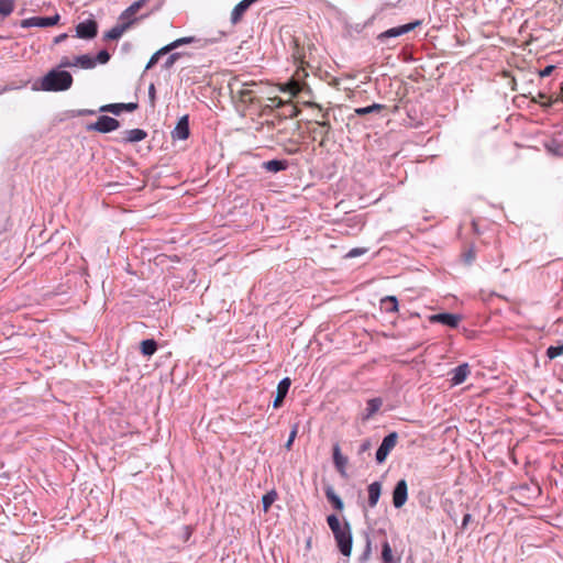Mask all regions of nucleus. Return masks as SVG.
<instances>
[{"label":"nucleus","instance_id":"nucleus-1","mask_svg":"<svg viewBox=\"0 0 563 563\" xmlns=\"http://www.w3.org/2000/svg\"><path fill=\"white\" fill-rule=\"evenodd\" d=\"M73 76L69 71L53 68L45 76L42 77L40 82V89L43 91H66L73 85Z\"/></svg>","mask_w":563,"mask_h":563},{"label":"nucleus","instance_id":"nucleus-2","mask_svg":"<svg viewBox=\"0 0 563 563\" xmlns=\"http://www.w3.org/2000/svg\"><path fill=\"white\" fill-rule=\"evenodd\" d=\"M333 537L341 554L350 556L353 545V536L350 523L344 521L342 530L334 532Z\"/></svg>","mask_w":563,"mask_h":563},{"label":"nucleus","instance_id":"nucleus-3","mask_svg":"<svg viewBox=\"0 0 563 563\" xmlns=\"http://www.w3.org/2000/svg\"><path fill=\"white\" fill-rule=\"evenodd\" d=\"M421 24H422L421 20H416V21H412V22L407 23V24H402V25H399V26L390 27V29L382 32L380 34H378L377 40L380 43H384L388 38H394V37H398V36H401L404 34H407L410 31H413L416 27L420 26Z\"/></svg>","mask_w":563,"mask_h":563},{"label":"nucleus","instance_id":"nucleus-4","mask_svg":"<svg viewBox=\"0 0 563 563\" xmlns=\"http://www.w3.org/2000/svg\"><path fill=\"white\" fill-rule=\"evenodd\" d=\"M397 439H398L397 432H390L384 437V439L375 454V459L378 464H382L386 461L390 451L395 448V445L397 443Z\"/></svg>","mask_w":563,"mask_h":563},{"label":"nucleus","instance_id":"nucleus-5","mask_svg":"<svg viewBox=\"0 0 563 563\" xmlns=\"http://www.w3.org/2000/svg\"><path fill=\"white\" fill-rule=\"evenodd\" d=\"M59 14L56 13L52 16H31L21 21L20 25L23 29L29 27H49L54 26L59 22Z\"/></svg>","mask_w":563,"mask_h":563},{"label":"nucleus","instance_id":"nucleus-6","mask_svg":"<svg viewBox=\"0 0 563 563\" xmlns=\"http://www.w3.org/2000/svg\"><path fill=\"white\" fill-rule=\"evenodd\" d=\"M120 126V122L108 115H100L98 120L88 126L89 130H95L100 133H110Z\"/></svg>","mask_w":563,"mask_h":563},{"label":"nucleus","instance_id":"nucleus-7","mask_svg":"<svg viewBox=\"0 0 563 563\" xmlns=\"http://www.w3.org/2000/svg\"><path fill=\"white\" fill-rule=\"evenodd\" d=\"M98 34V23L93 19L85 20L77 24L76 36L82 40H91Z\"/></svg>","mask_w":563,"mask_h":563},{"label":"nucleus","instance_id":"nucleus-8","mask_svg":"<svg viewBox=\"0 0 563 563\" xmlns=\"http://www.w3.org/2000/svg\"><path fill=\"white\" fill-rule=\"evenodd\" d=\"M190 135L189 129V115L185 114L177 121L175 128L172 131V139L174 141H185Z\"/></svg>","mask_w":563,"mask_h":563},{"label":"nucleus","instance_id":"nucleus-9","mask_svg":"<svg viewBox=\"0 0 563 563\" xmlns=\"http://www.w3.org/2000/svg\"><path fill=\"white\" fill-rule=\"evenodd\" d=\"M408 499V486L406 479L396 483L393 489V505L395 508H401Z\"/></svg>","mask_w":563,"mask_h":563},{"label":"nucleus","instance_id":"nucleus-10","mask_svg":"<svg viewBox=\"0 0 563 563\" xmlns=\"http://www.w3.org/2000/svg\"><path fill=\"white\" fill-rule=\"evenodd\" d=\"M161 8V4H157L155 8H153L151 11H148L147 13H144V14H141L140 16H136V14L134 12H131L130 11V8L128 7L124 11L121 12V14L119 15V21L118 23L120 24H124V23H129V29L131 26H133L139 20H142V19H145L147 18L150 14H152L153 12L159 10Z\"/></svg>","mask_w":563,"mask_h":563},{"label":"nucleus","instance_id":"nucleus-11","mask_svg":"<svg viewBox=\"0 0 563 563\" xmlns=\"http://www.w3.org/2000/svg\"><path fill=\"white\" fill-rule=\"evenodd\" d=\"M430 321L438 322V323H441L443 325L454 329V328H457V325L461 321V316L456 314V313H451V312H441V313L431 316Z\"/></svg>","mask_w":563,"mask_h":563},{"label":"nucleus","instance_id":"nucleus-12","mask_svg":"<svg viewBox=\"0 0 563 563\" xmlns=\"http://www.w3.org/2000/svg\"><path fill=\"white\" fill-rule=\"evenodd\" d=\"M470 366L467 363L460 364L459 366L452 368L449 373L450 382L452 386H457L463 384L467 376L470 375Z\"/></svg>","mask_w":563,"mask_h":563},{"label":"nucleus","instance_id":"nucleus-13","mask_svg":"<svg viewBox=\"0 0 563 563\" xmlns=\"http://www.w3.org/2000/svg\"><path fill=\"white\" fill-rule=\"evenodd\" d=\"M290 385H291V380H290L289 377H284L278 383L276 396H275V399L273 401V407L274 408H279L283 405L284 399L286 398V396H287V394L289 391Z\"/></svg>","mask_w":563,"mask_h":563},{"label":"nucleus","instance_id":"nucleus-14","mask_svg":"<svg viewBox=\"0 0 563 563\" xmlns=\"http://www.w3.org/2000/svg\"><path fill=\"white\" fill-rule=\"evenodd\" d=\"M333 463L335 466V470L342 477H346V465H347V457L344 456L341 453V449L339 444L333 445Z\"/></svg>","mask_w":563,"mask_h":563},{"label":"nucleus","instance_id":"nucleus-15","mask_svg":"<svg viewBox=\"0 0 563 563\" xmlns=\"http://www.w3.org/2000/svg\"><path fill=\"white\" fill-rule=\"evenodd\" d=\"M258 0H242L240 1L232 10L231 12V23L238 24L241 19L243 18L244 13L247 11V9Z\"/></svg>","mask_w":563,"mask_h":563},{"label":"nucleus","instance_id":"nucleus-16","mask_svg":"<svg viewBox=\"0 0 563 563\" xmlns=\"http://www.w3.org/2000/svg\"><path fill=\"white\" fill-rule=\"evenodd\" d=\"M137 108V103L129 102V103H110L100 107V112H111L115 115H119L123 110L125 111H134Z\"/></svg>","mask_w":563,"mask_h":563},{"label":"nucleus","instance_id":"nucleus-17","mask_svg":"<svg viewBox=\"0 0 563 563\" xmlns=\"http://www.w3.org/2000/svg\"><path fill=\"white\" fill-rule=\"evenodd\" d=\"M367 493H368V499H367L368 507H371V508L376 507V505L380 498V495H382V483L378 481L371 483L367 486Z\"/></svg>","mask_w":563,"mask_h":563},{"label":"nucleus","instance_id":"nucleus-18","mask_svg":"<svg viewBox=\"0 0 563 563\" xmlns=\"http://www.w3.org/2000/svg\"><path fill=\"white\" fill-rule=\"evenodd\" d=\"M288 161L287 159H271L263 162L262 168L269 172V173H279L283 170H286L288 168Z\"/></svg>","mask_w":563,"mask_h":563},{"label":"nucleus","instance_id":"nucleus-19","mask_svg":"<svg viewBox=\"0 0 563 563\" xmlns=\"http://www.w3.org/2000/svg\"><path fill=\"white\" fill-rule=\"evenodd\" d=\"M324 494H325L328 501L332 505V507L335 510H339V511L343 510L344 503L341 499V497L335 493V490L333 489V487L331 485H328L324 488Z\"/></svg>","mask_w":563,"mask_h":563},{"label":"nucleus","instance_id":"nucleus-20","mask_svg":"<svg viewBox=\"0 0 563 563\" xmlns=\"http://www.w3.org/2000/svg\"><path fill=\"white\" fill-rule=\"evenodd\" d=\"M129 30V23L120 24L117 23L112 29L107 31L103 35L106 41H115L119 40L125 31Z\"/></svg>","mask_w":563,"mask_h":563},{"label":"nucleus","instance_id":"nucleus-21","mask_svg":"<svg viewBox=\"0 0 563 563\" xmlns=\"http://www.w3.org/2000/svg\"><path fill=\"white\" fill-rule=\"evenodd\" d=\"M383 401L380 398H372L367 401L365 412L363 415L364 420L372 418L382 407Z\"/></svg>","mask_w":563,"mask_h":563},{"label":"nucleus","instance_id":"nucleus-22","mask_svg":"<svg viewBox=\"0 0 563 563\" xmlns=\"http://www.w3.org/2000/svg\"><path fill=\"white\" fill-rule=\"evenodd\" d=\"M74 65L84 69H91L96 67L97 60H95L90 55L84 54L74 58Z\"/></svg>","mask_w":563,"mask_h":563},{"label":"nucleus","instance_id":"nucleus-23","mask_svg":"<svg viewBox=\"0 0 563 563\" xmlns=\"http://www.w3.org/2000/svg\"><path fill=\"white\" fill-rule=\"evenodd\" d=\"M157 342L154 339H146L141 342V353L144 356H152L157 351Z\"/></svg>","mask_w":563,"mask_h":563},{"label":"nucleus","instance_id":"nucleus-24","mask_svg":"<svg viewBox=\"0 0 563 563\" xmlns=\"http://www.w3.org/2000/svg\"><path fill=\"white\" fill-rule=\"evenodd\" d=\"M15 8V0H0V20H4L12 14Z\"/></svg>","mask_w":563,"mask_h":563},{"label":"nucleus","instance_id":"nucleus-25","mask_svg":"<svg viewBox=\"0 0 563 563\" xmlns=\"http://www.w3.org/2000/svg\"><path fill=\"white\" fill-rule=\"evenodd\" d=\"M125 134L126 136L124 140L130 143L143 141L147 136V133L142 129L128 130Z\"/></svg>","mask_w":563,"mask_h":563},{"label":"nucleus","instance_id":"nucleus-26","mask_svg":"<svg viewBox=\"0 0 563 563\" xmlns=\"http://www.w3.org/2000/svg\"><path fill=\"white\" fill-rule=\"evenodd\" d=\"M383 109H385L384 104L373 103V104L367 106V107L356 108L354 110V112L358 117H364V115L369 114V113L380 112Z\"/></svg>","mask_w":563,"mask_h":563},{"label":"nucleus","instance_id":"nucleus-27","mask_svg":"<svg viewBox=\"0 0 563 563\" xmlns=\"http://www.w3.org/2000/svg\"><path fill=\"white\" fill-rule=\"evenodd\" d=\"M195 42H197V38L195 36H185V37L177 38L165 46L168 49V52L170 53L174 49H176L183 45L191 44Z\"/></svg>","mask_w":563,"mask_h":563},{"label":"nucleus","instance_id":"nucleus-28","mask_svg":"<svg viewBox=\"0 0 563 563\" xmlns=\"http://www.w3.org/2000/svg\"><path fill=\"white\" fill-rule=\"evenodd\" d=\"M382 306L386 312H396L398 310V300L395 296H386L382 299Z\"/></svg>","mask_w":563,"mask_h":563},{"label":"nucleus","instance_id":"nucleus-29","mask_svg":"<svg viewBox=\"0 0 563 563\" xmlns=\"http://www.w3.org/2000/svg\"><path fill=\"white\" fill-rule=\"evenodd\" d=\"M545 148L549 153L563 157V144L558 140H552L545 144Z\"/></svg>","mask_w":563,"mask_h":563},{"label":"nucleus","instance_id":"nucleus-30","mask_svg":"<svg viewBox=\"0 0 563 563\" xmlns=\"http://www.w3.org/2000/svg\"><path fill=\"white\" fill-rule=\"evenodd\" d=\"M276 499H277V493L275 489H272V490L267 492L265 495H263V497H262L263 510L265 512H267Z\"/></svg>","mask_w":563,"mask_h":563},{"label":"nucleus","instance_id":"nucleus-31","mask_svg":"<svg viewBox=\"0 0 563 563\" xmlns=\"http://www.w3.org/2000/svg\"><path fill=\"white\" fill-rule=\"evenodd\" d=\"M371 555H372V541H371L369 534L366 533L365 534V548H364L363 553L358 558V562L366 563L369 560Z\"/></svg>","mask_w":563,"mask_h":563},{"label":"nucleus","instance_id":"nucleus-32","mask_svg":"<svg viewBox=\"0 0 563 563\" xmlns=\"http://www.w3.org/2000/svg\"><path fill=\"white\" fill-rule=\"evenodd\" d=\"M184 55L181 52H174L169 54V56L166 58V60L163 63L162 67L165 70H169L175 63Z\"/></svg>","mask_w":563,"mask_h":563},{"label":"nucleus","instance_id":"nucleus-33","mask_svg":"<svg viewBox=\"0 0 563 563\" xmlns=\"http://www.w3.org/2000/svg\"><path fill=\"white\" fill-rule=\"evenodd\" d=\"M382 559L384 563H393V551L387 540L382 543Z\"/></svg>","mask_w":563,"mask_h":563},{"label":"nucleus","instance_id":"nucleus-34","mask_svg":"<svg viewBox=\"0 0 563 563\" xmlns=\"http://www.w3.org/2000/svg\"><path fill=\"white\" fill-rule=\"evenodd\" d=\"M327 522L332 533L339 532L343 528V525H341L339 518L334 514H331L327 517Z\"/></svg>","mask_w":563,"mask_h":563},{"label":"nucleus","instance_id":"nucleus-35","mask_svg":"<svg viewBox=\"0 0 563 563\" xmlns=\"http://www.w3.org/2000/svg\"><path fill=\"white\" fill-rule=\"evenodd\" d=\"M168 49L166 48V46H163L162 48H159L157 52H155L152 57L150 58V60L147 62L146 64V67L145 69H151L159 59V57L162 55H166L168 54Z\"/></svg>","mask_w":563,"mask_h":563},{"label":"nucleus","instance_id":"nucleus-36","mask_svg":"<svg viewBox=\"0 0 563 563\" xmlns=\"http://www.w3.org/2000/svg\"><path fill=\"white\" fill-rule=\"evenodd\" d=\"M550 360H554L558 356L563 355V342L559 345H550L545 352Z\"/></svg>","mask_w":563,"mask_h":563},{"label":"nucleus","instance_id":"nucleus-37","mask_svg":"<svg viewBox=\"0 0 563 563\" xmlns=\"http://www.w3.org/2000/svg\"><path fill=\"white\" fill-rule=\"evenodd\" d=\"M110 54L107 49H101L96 57H93L95 60H97V64H107L110 60Z\"/></svg>","mask_w":563,"mask_h":563},{"label":"nucleus","instance_id":"nucleus-38","mask_svg":"<svg viewBox=\"0 0 563 563\" xmlns=\"http://www.w3.org/2000/svg\"><path fill=\"white\" fill-rule=\"evenodd\" d=\"M298 428H299V427H298V423H295V424L292 426L291 431H290L289 437H288V440H287V442L285 443V448H286L287 450H290V449H291L292 443H294V441H295V439H296V437H297V433H298Z\"/></svg>","mask_w":563,"mask_h":563},{"label":"nucleus","instance_id":"nucleus-39","mask_svg":"<svg viewBox=\"0 0 563 563\" xmlns=\"http://www.w3.org/2000/svg\"><path fill=\"white\" fill-rule=\"evenodd\" d=\"M328 114H329V113H328V111H327V112H324V113L322 114V119H323V120H322V121H317V124H318L319 126H321V128H323V129H324V132L322 133V136H323V137H327L328 132H329V130H330V128H331L330 122L327 120Z\"/></svg>","mask_w":563,"mask_h":563},{"label":"nucleus","instance_id":"nucleus-40","mask_svg":"<svg viewBox=\"0 0 563 563\" xmlns=\"http://www.w3.org/2000/svg\"><path fill=\"white\" fill-rule=\"evenodd\" d=\"M367 251L368 250L366 247H354L346 253L345 257L354 258V257L364 255Z\"/></svg>","mask_w":563,"mask_h":563},{"label":"nucleus","instance_id":"nucleus-41","mask_svg":"<svg viewBox=\"0 0 563 563\" xmlns=\"http://www.w3.org/2000/svg\"><path fill=\"white\" fill-rule=\"evenodd\" d=\"M147 1H148V0H136V1H134L132 4H130V5H129L130 11H131V12H134V13L136 14V13H137V11H139L140 9H142V8L145 5V3H146Z\"/></svg>","mask_w":563,"mask_h":563},{"label":"nucleus","instance_id":"nucleus-42","mask_svg":"<svg viewBox=\"0 0 563 563\" xmlns=\"http://www.w3.org/2000/svg\"><path fill=\"white\" fill-rule=\"evenodd\" d=\"M96 110L90 109H80V110H74L73 117H85V115H95Z\"/></svg>","mask_w":563,"mask_h":563},{"label":"nucleus","instance_id":"nucleus-43","mask_svg":"<svg viewBox=\"0 0 563 563\" xmlns=\"http://www.w3.org/2000/svg\"><path fill=\"white\" fill-rule=\"evenodd\" d=\"M371 446H372L371 440L369 439L364 440L358 448V454L361 455V454L365 453L366 451H368L371 449Z\"/></svg>","mask_w":563,"mask_h":563},{"label":"nucleus","instance_id":"nucleus-44","mask_svg":"<svg viewBox=\"0 0 563 563\" xmlns=\"http://www.w3.org/2000/svg\"><path fill=\"white\" fill-rule=\"evenodd\" d=\"M472 521V515L471 514H465L463 516V519H462V523H461V527H460V530L461 531H464L466 530L468 523Z\"/></svg>","mask_w":563,"mask_h":563},{"label":"nucleus","instance_id":"nucleus-45","mask_svg":"<svg viewBox=\"0 0 563 563\" xmlns=\"http://www.w3.org/2000/svg\"><path fill=\"white\" fill-rule=\"evenodd\" d=\"M64 67H75L74 60H70L68 57L62 58L59 66L57 68H64Z\"/></svg>","mask_w":563,"mask_h":563},{"label":"nucleus","instance_id":"nucleus-46","mask_svg":"<svg viewBox=\"0 0 563 563\" xmlns=\"http://www.w3.org/2000/svg\"><path fill=\"white\" fill-rule=\"evenodd\" d=\"M554 66L553 65H548L547 67H544L542 70H540V76L541 77H548L552 74V71L554 70Z\"/></svg>","mask_w":563,"mask_h":563},{"label":"nucleus","instance_id":"nucleus-47","mask_svg":"<svg viewBox=\"0 0 563 563\" xmlns=\"http://www.w3.org/2000/svg\"><path fill=\"white\" fill-rule=\"evenodd\" d=\"M155 95H156L155 86H154V84H151L148 87V98L152 103H154V101H155Z\"/></svg>","mask_w":563,"mask_h":563},{"label":"nucleus","instance_id":"nucleus-48","mask_svg":"<svg viewBox=\"0 0 563 563\" xmlns=\"http://www.w3.org/2000/svg\"><path fill=\"white\" fill-rule=\"evenodd\" d=\"M68 37L67 33H62L54 38L55 44L64 42Z\"/></svg>","mask_w":563,"mask_h":563},{"label":"nucleus","instance_id":"nucleus-49","mask_svg":"<svg viewBox=\"0 0 563 563\" xmlns=\"http://www.w3.org/2000/svg\"><path fill=\"white\" fill-rule=\"evenodd\" d=\"M191 536V529L190 527L186 526L184 527V540L187 541Z\"/></svg>","mask_w":563,"mask_h":563},{"label":"nucleus","instance_id":"nucleus-50","mask_svg":"<svg viewBox=\"0 0 563 563\" xmlns=\"http://www.w3.org/2000/svg\"><path fill=\"white\" fill-rule=\"evenodd\" d=\"M217 41H218V38H209V40H206V41H205V44H203L202 46H206V45H208V44H213V43H216Z\"/></svg>","mask_w":563,"mask_h":563},{"label":"nucleus","instance_id":"nucleus-51","mask_svg":"<svg viewBox=\"0 0 563 563\" xmlns=\"http://www.w3.org/2000/svg\"><path fill=\"white\" fill-rule=\"evenodd\" d=\"M290 115L291 117H296L297 115V111L294 110V112Z\"/></svg>","mask_w":563,"mask_h":563}]
</instances>
